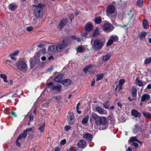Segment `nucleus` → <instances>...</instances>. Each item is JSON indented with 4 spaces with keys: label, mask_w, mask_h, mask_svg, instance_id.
I'll return each instance as SVG.
<instances>
[{
    "label": "nucleus",
    "mask_w": 151,
    "mask_h": 151,
    "mask_svg": "<svg viewBox=\"0 0 151 151\" xmlns=\"http://www.w3.org/2000/svg\"><path fill=\"white\" fill-rule=\"evenodd\" d=\"M109 120L111 121L112 122H114L115 121V120L114 118H113L112 117H110Z\"/></svg>",
    "instance_id": "56"
},
{
    "label": "nucleus",
    "mask_w": 151,
    "mask_h": 151,
    "mask_svg": "<svg viewBox=\"0 0 151 151\" xmlns=\"http://www.w3.org/2000/svg\"><path fill=\"white\" fill-rule=\"evenodd\" d=\"M89 119V116L88 115H87L86 117L83 118L81 121L82 124H85L87 123Z\"/></svg>",
    "instance_id": "31"
},
{
    "label": "nucleus",
    "mask_w": 151,
    "mask_h": 151,
    "mask_svg": "<svg viewBox=\"0 0 151 151\" xmlns=\"http://www.w3.org/2000/svg\"><path fill=\"white\" fill-rule=\"evenodd\" d=\"M17 67L19 70L22 71L27 68V64L24 61L20 60L18 62Z\"/></svg>",
    "instance_id": "7"
},
{
    "label": "nucleus",
    "mask_w": 151,
    "mask_h": 151,
    "mask_svg": "<svg viewBox=\"0 0 151 151\" xmlns=\"http://www.w3.org/2000/svg\"><path fill=\"white\" fill-rule=\"evenodd\" d=\"M143 0H139L137 2V5L139 6H141L143 4Z\"/></svg>",
    "instance_id": "43"
},
{
    "label": "nucleus",
    "mask_w": 151,
    "mask_h": 151,
    "mask_svg": "<svg viewBox=\"0 0 151 151\" xmlns=\"http://www.w3.org/2000/svg\"><path fill=\"white\" fill-rule=\"evenodd\" d=\"M45 122H44L43 124H42V125L40 126L39 128L38 129L41 132H43L45 127Z\"/></svg>",
    "instance_id": "36"
},
{
    "label": "nucleus",
    "mask_w": 151,
    "mask_h": 151,
    "mask_svg": "<svg viewBox=\"0 0 151 151\" xmlns=\"http://www.w3.org/2000/svg\"><path fill=\"white\" fill-rule=\"evenodd\" d=\"M95 110L98 113L100 114H104L106 113L105 110L99 106H97Z\"/></svg>",
    "instance_id": "17"
},
{
    "label": "nucleus",
    "mask_w": 151,
    "mask_h": 151,
    "mask_svg": "<svg viewBox=\"0 0 151 151\" xmlns=\"http://www.w3.org/2000/svg\"><path fill=\"white\" fill-rule=\"evenodd\" d=\"M67 19L64 18L61 20L58 25L59 29H61L67 24Z\"/></svg>",
    "instance_id": "13"
},
{
    "label": "nucleus",
    "mask_w": 151,
    "mask_h": 151,
    "mask_svg": "<svg viewBox=\"0 0 151 151\" xmlns=\"http://www.w3.org/2000/svg\"><path fill=\"white\" fill-rule=\"evenodd\" d=\"M101 118V117L99 116L96 114L93 113L90 116V120L91 121L92 119H94L96 125L98 126Z\"/></svg>",
    "instance_id": "8"
},
{
    "label": "nucleus",
    "mask_w": 151,
    "mask_h": 151,
    "mask_svg": "<svg viewBox=\"0 0 151 151\" xmlns=\"http://www.w3.org/2000/svg\"><path fill=\"white\" fill-rule=\"evenodd\" d=\"M26 29L28 32H31L34 29V28L32 26L27 27Z\"/></svg>",
    "instance_id": "47"
},
{
    "label": "nucleus",
    "mask_w": 151,
    "mask_h": 151,
    "mask_svg": "<svg viewBox=\"0 0 151 151\" xmlns=\"http://www.w3.org/2000/svg\"><path fill=\"white\" fill-rule=\"evenodd\" d=\"M135 81L137 85L139 86L140 87L143 86V82L139 80L137 77L136 78Z\"/></svg>",
    "instance_id": "30"
},
{
    "label": "nucleus",
    "mask_w": 151,
    "mask_h": 151,
    "mask_svg": "<svg viewBox=\"0 0 151 151\" xmlns=\"http://www.w3.org/2000/svg\"><path fill=\"white\" fill-rule=\"evenodd\" d=\"M33 117H34V116L32 114H31V115L30 116H29V121H33Z\"/></svg>",
    "instance_id": "55"
},
{
    "label": "nucleus",
    "mask_w": 151,
    "mask_h": 151,
    "mask_svg": "<svg viewBox=\"0 0 151 151\" xmlns=\"http://www.w3.org/2000/svg\"><path fill=\"white\" fill-rule=\"evenodd\" d=\"M133 145L136 147H137L138 146V144L136 142H133Z\"/></svg>",
    "instance_id": "59"
},
{
    "label": "nucleus",
    "mask_w": 151,
    "mask_h": 151,
    "mask_svg": "<svg viewBox=\"0 0 151 151\" xmlns=\"http://www.w3.org/2000/svg\"><path fill=\"white\" fill-rule=\"evenodd\" d=\"M88 72L90 74H93L94 73L93 70L91 69L89 70H88Z\"/></svg>",
    "instance_id": "62"
},
{
    "label": "nucleus",
    "mask_w": 151,
    "mask_h": 151,
    "mask_svg": "<svg viewBox=\"0 0 151 151\" xmlns=\"http://www.w3.org/2000/svg\"><path fill=\"white\" fill-rule=\"evenodd\" d=\"M117 104L118 106H119L121 108H122V104L119 102L117 103Z\"/></svg>",
    "instance_id": "58"
},
{
    "label": "nucleus",
    "mask_w": 151,
    "mask_h": 151,
    "mask_svg": "<svg viewBox=\"0 0 151 151\" xmlns=\"http://www.w3.org/2000/svg\"><path fill=\"white\" fill-rule=\"evenodd\" d=\"M83 137L87 141L90 142L92 140L93 136L89 133H84L83 134Z\"/></svg>",
    "instance_id": "11"
},
{
    "label": "nucleus",
    "mask_w": 151,
    "mask_h": 151,
    "mask_svg": "<svg viewBox=\"0 0 151 151\" xmlns=\"http://www.w3.org/2000/svg\"><path fill=\"white\" fill-rule=\"evenodd\" d=\"M11 115L13 116L14 117H17V115L16 114L15 112H14V111H12L11 112Z\"/></svg>",
    "instance_id": "54"
},
{
    "label": "nucleus",
    "mask_w": 151,
    "mask_h": 151,
    "mask_svg": "<svg viewBox=\"0 0 151 151\" xmlns=\"http://www.w3.org/2000/svg\"><path fill=\"white\" fill-rule=\"evenodd\" d=\"M9 8L12 11H14L16 9V6L12 4L9 5Z\"/></svg>",
    "instance_id": "38"
},
{
    "label": "nucleus",
    "mask_w": 151,
    "mask_h": 151,
    "mask_svg": "<svg viewBox=\"0 0 151 151\" xmlns=\"http://www.w3.org/2000/svg\"><path fill=\"white\" fill-rule=\"evenodd\" d=\"M96 76L97 78L96 81H98L102 79L104 77V74L103 73H101V74H97Z\"/></svg>",
    "instance_id": "35"
},
{
    "label": "nucleus",
    "mask_w": 151,
    "mask_h": 151,
    "mask_svg": "<svg viewBox=\"0 0 151 151\" xmlns=\"http://www.w3.org/2000/svg\"><path fill=\"white\" fill-rule=\"evenodd\" d=\"M107 124V120L106 118L104 117H101L98 126H100V129H105L108 126Z\"/></svg>",
    "instance_id": "5"
},
{
    "label": "nucleus",
    "mask_w": 151,
    "mask_h": 151,
    "mask_svg": "<svg viewBox=\"0 0 151 151\" xmlns=\"http://www.w3.org/2000/svg\"><path fill=\"white\" fill-rule=\"evenodd\" d=\"M70 117L69 118V123L71 124H73L74 122L75 116L73 113H70Z\"/></svg>",
    "instance_id": "19"
},
{
    "label": "nucleus",
    "mask_w": 151,
    "mask_h": 151,
    "mask_svg": "<svg viewBox=\"0 0 151 151\" xmlns=\"http://www.w3.org/2000/svg\"><path fill=\"white\" fill-rule=\"evenodd\" d=\"M69 151H77L76 148L75 147H72L69 149Z\"/></svg>",
    "instance_id": "52"
},
{
    "label": "nucleus",
    "mask_w": 151,
    "mask_h": 151,
    "mask_svg": "<svg viewBox=\"0 0 151 151\" xmlns=\"http://www.w3.org/2000/svg\"><path fill=\"white\" fill-rule=\"evenodd\" d=\"M53 83L52 82H50L48 83H47V85L48 86H50L52 85Z\"/></svg>",
    "instance_id": "60"
},
{
    "label": "nucleus",
    "mask_w": 151,
    "mask_h": 151,
    "mask_svg": "<svg viewBox=\"0 0 151 151\" xmlns=\"http://www.w3.org/2000/svg\"><path fill=\"white\" fill-rule=\"evenodd\" d=\"M93 28V25L90 22H87L86 24L85 27V30L86 32H90L91 31Z\"/></svg>",
    "instance_id": "12"
},
{
    "label": "nucleus",
    "mask_w": 151,
    "mask_h": 151,
    "mask_svg": "<svg viewBox=\"0 0 151 151\" xmlns=\"http://www.w3.org/2000/svg\"><path fill=\"white\" fill-rule=\"evenodd\" d=\"M137 140L138 139L136 137H132L130 138L128 141V142L131 143L134 142H137Z\"/></svg>",
    "instance_id": "34"
},
{
    "label": "nucleus",
    "mask_w": 151,
    "mask_h": 151,
    "mask_svg": "<svg viewBox=\"0 0 151 151\" xmlns=\"http://www.w3.org/2000/svg\"><path fill=\"white\" fill-rule=\"evenodd\" d=\"M111 56V55L110 53L107 54L102 57V60L103 61L105 62L109 60Z\"/></svg>",
    "instance_id": "25"
},
{
    "label": "nucleus",
    "mask_w": 151,
    "mask_h": 151,
    "mask_svg": "<svg viewBox=\"0 0 151 151\" xmlns=\"http://www.w3.org/2000/svg\"><path fill=\"white\" fill-rule=\"evenodd\" d=\"M86 141L84 140H81L78 142L77 145L78 147L82 148L86 144Z\"/></svg>",
    "instance_id": "20"
},
{
    "label": "nucleus",
    "mask_w": 151,
    "mask_h": 151,
    "mask_svg": "<svg viewBox=\"0 0 151 151\" xmlns=\"http://www.w3.org/2000/svg\"><path fill=\"white\" fill-rule=\"evenodd\" d=\"M61 96H56L54 98L56 99L58 101H59L60 100Z\"/></svg>",
    "instance_id": "51"
},
{
    "label": "nucleus",
    "mask_w": 151,
    "mask_h": 151,
    "mask_svg": "<svg viewBox=\"0 0 151 151\" xmlns=\"http://www.w3.org/2000/svg\"><path fill=\"white\" fill-rule=\"evenodd\" d=\"M37 61V58L35 56L31 58L29 60L30 68H33L35 66Z\"/></svg>",
    "instance_id": "9"
},
{
    "label": "nucleus",
    "mask_w": 151,
    "mask_h": 151,
    "mask_svg": "<svg viewBox=\"0 0 151 151\" xmlns=\"http://www.w3.org/2000/svg\"><path fill=\"white\" fill-rule=\"evenodd\" d=\"M93 65L91 64H90L89 65H88L86 66L83 69V70L84 71L85 73H86L88 70L93 67Z\"/></svg>",
    "instance_id": "26"
},
{
    "label": "nucleus",
    "mask_w": 151,
    "mask_h": 151,
    "mask_svg": "<svg viewBox=\"0 0 151 151\" xmlns=\"http://www.w3.org/2000/svg\"><path fill=\"white\" fill-rule=\"evenodd\" d=\"M124 82V80L123 79H120L119 81V90H121L122 89V87L123 85Z\"/></svg>",
    "instance_id": "32"
},
{
    "label": "nucleus",
    "mask_w": 151,
    "mask_h": 151,
    "mask_svg": "<svg viewBox=\"0 0 151 151\" xmlns=\"http://www.w3.org/2000/svg\"><path fill=\"white\" fill-rule=\"evenodd\" d=\"M70 43V40L65 39L63 40L62 42L56 46V49L58 51L66 48Z\"/></svg>",
    "instance_id": "4"
},
{
    "label": "nucleus",
    "mask_w": 151,
    "mask_h": 151,
    "mask_svg": "<svg viewBox=\"0 0 151 151\" xmlns=\"http://www.w3.org/2000/svg\"><path fill=\"white\" fill-rule=\"evenodd\" d=\"M32 130V128H27L22 133L20 134L18 136L16 141V145L17 147H19L21 146V144L18 142L19 140L22 138H23L24 139H25L27 136V132L29 131H31Z\"/></svg>",
    "instance_id": "3"
},
{
    "label": "nucleus",
    "mask_w": 151,
    "mask_h": 151,
    "mask_svg": "<svg viewBox=\"0 0 151 151\" xmlns=\"http://www.w3.org/2000/svg\"><path fill=\"white\" fill-rule=\"evenodd\" d=\"M150 99V95L147 94H143L142 96L141 101L142 102L145 101L146 100H148Z\"/></svg>",
    "instance_id": "22"
},
{
    "label": "nucleus",
    "mask_w": 151,
    "mask_h": 151,
    "mask_svg": "<svg viewBox=\"0 0 151 151\" xmlns=\"http://www.w3.org/2000/svg\"><path fill=\"white\" fill-rule=\"evenodd\" d=\"M19 50H15L12 53H11L9 56L10 57L11 59L12 60L16 61V58L15 56L17 55L19 53Z\"/></svg>",
    "instance_id": "16"
},
{
    "label": "nucleus",
    "mask_w": 151,
    "mask_h": 151,
    "mask_svg": "<svg viewBox=\"0 0 151 151\" xmlns=\"http://www.w3.org/2000/svg\"><path fill=\"white\" fill-rule=\"evenodd\" d=\"M113 40L110 39L107 42L106 45L107 46H110L113 43Z\"/></svg>",
    "instance_id": "48"
},
{
    "label": "nucleus",
    "mask_w": 151,
    "mask_h": 151,
    "mask_svg": "<svg viewBox=\"0 0 151 151\" xmlns=\"http://www.w3.org/2000/svg\"><path fill=\"white\" fill-rule=\"evenodd\" d=\"M151 62V57L147 58L145 60L144 63L145 64H148Z\"/></svg>",
    "instance_id": "42"
},
{
    "label": "nucleus",
    "mask_w": 151,
    "mask_h": 151,
    "mask_svg": "<svg viewBox=\"0 0 151 151\" xmlns=\"http://www.w3.org/2000/svg\"><path fill=\"white\" fill-rule=\"evenodd\" d=\"M6 63L8 64V65L12 66V61L10 60H9L7 59L6 61Z\"/></svg>",
    "instance_id": "46"
},
{
    "label": "nucleus",
    "mask_w": 151,
    "mask_h": 151,
    "mask_svg": "<svg viewBox=\"0 0 151 151\" xmlns=\"http://www.w3.org/2000/svg\"><path fill=\"white\" fill-rule=\"evenodd\" d=\"M62 86L61 85H59L56 86H52V89L53 90H55L58 92H60L61 91Z\"/></svg>",
    "instance_id": "24"
},
{
    "label": "nucleus",
    "mask_w": 151,
    "mask_h": 151,
    "mask_svg": "<svg viewBox=\"0 0 151 151\" xmlns=\"http://www.w3.org/2000/svg\"><path fill=\"white\" fill-rule=\"evenodd\" d=\"M0 76L1 78H2L3 80L4 81V82L6 83L8 82V81L7 80V77L6 74H2V73L0 74Z\"/></svg>",
    "instance_id": "33"
},
{
    "label": "nucleus",
    "mask_w": 151,
    "mask_h": 151,
    "mask_svg": "<svg viewBox=\"0 0 151 151\" xmlns=\"http://www.w3.org/2000/svg\"><path fill=\"white\" fill-rule=\"evenodd\" d=\"M56 46H51L48 48V50H50L51 52H52L54 51V49L55 47L56 48Z\"/></svg>",
    "instance_id": "45"
},
{
    "label": "nucleus",
    "mask_w": 151,
    "mask_h": 151,
    "mask_svg": "<svg viewBox=\"0 0 151 151\" xmlns=\"http://www.w3.org/2000/svg\"><path fill=\"white\" fill-rule=\"evenodd\" d=\"M63 75L62 74H60L55 77L54 79V80L56 82L60 83V82L62 81L61 80L63 78Z\"/></svg>",
    "instance_id": "21"
},
{
    "label": "nucleus",
    "mask_w": 151,
    "mask_h": 151,
    "mask_svg": "<svg viewBox=\"0 0 151 151\" xmlns=\"http://www.w3.org/2000/svg\"><path fill=\"white\" fill-rule=\"evenodd\" d=\"M83 50V48L82 46H79L76 48V51L78 53L82 52Z\"/></svg>",
    "instance_id": "37"
},
{
    "label": "nucleus",
    "mask_w": 151,
    "mask_h": 151,
    "mask_svg": "<svg viewBox=\"0 0 151 151\" xmlns=\"http://www.w3.org/2000/svg\"><path fill=\"white\" fill-rule=\"evenodd\" d=\"M71 81L70 79H66L61 81L60 83L62 84L64 86L67 87L71 83Z\"/></svg>",
    "instance_id": "14"
},
{
    "label": "nucleus",
    "mask_w": 151,
    "mask_h": 151,
    "mask_svg": "<svg viewBox=\"0 0 151 151\" xmlns=\"http://www.w3.org/2000/svg\"><path fill=\"white\" fill-rule=\"evenodd\" d=\"M52 68H49L45 71V72L47 73V72H48L49 71H52Z\"/></svg>",
    "instance_id": "61"
},
{
    "label": "nucleus",
    "mask_w": 151,
    "mask_h": 151,
    "mask_svg": "<svg viewBox=\"0 0 151 151\" xmlns=\"http://www.w3.org/2000/svg\"><path fill=\"white\" fill-rule=\"evenodd\" d=\"M99 28L98 27H96L95 29L94 32L92 35V37H95L98 36L99 34Z\"/></svg>",
    "instance_id": "29"
},
{
    "label": "nucleus",
    "mask_w": 151,
    "mask_h": 151,
    "mask_svg": "<svg viewBox=\"0 0 151 151\" xmlns=\"http://www.w3.org/2000/svg\"><path fill=\"white\" fill-rule=\"evenodd\" d=\"M102 22V19L100 17H96L94 19V22L96 24H101Z\"/></svg>",
    "instance_id": "27"
},
{
    "label": "nucleus",
    "mask_w": 151,
    "mask_h": 151,
    "mask_svg": "<svg viewBox=\"0 0 151 151\" xmlns=\"http://www.w3.org/2000/svg\"><path fill=\"white\" fill-rule=\"evenodd\" d=\"M66 143V140L65 139H64L61 141L60 143V144L61 145H65Z\"/></svg>",
    "instance_id": "49"
},
{
    "label": "nucleus",
    "mask_w": 151,
    "mask_h": 151,
    "mask_svg": "<svg viewBox=\"0 0 151 151\" xmlns=\"http://www.w3.org/2000/svg\"><path fill=\"white\" fill-rule=\"evenodd\" d=\"M104 44V42L102 40L96 39L93 42L92 47L95 50H99L102 48Z\"/></svg>",
    "instance_id": "2"
},
{
    "label": "nucleus",
    "mask_w": 151,
    "mask_h": 151,
    "mask_svg": "<svg viewBox=\"0 0 151 151\" xmlns=\"http://www.w3.org/2000/svg\"><path fill=\"white\" fill-rule=\"evenodd\" d=\"M147 35V33L145 32H142L140 35L139 38L142 39L143 38H145Z\"/></svg>",
    "instance_id": "39"
},
{
    "label": "nucleus",
    "mask_w": 151,
    "mask_h": 151,
    "mask_svg": "<svg viewBox=\"0 0 151 151\" xmlns=\"http://www.w3.org/2000/svg\"><path fill=\"white\" fill-rule=\"evenodd\" d=\"M142 25L144 29H148L149 28V24L147 19H144L142 22Z\"/></svg>",
    "instance_id": "23"
},
{
    "label": "nucleus",
    "mask_w": 151,
    "mask_h": 151,
    "mask_svg": "<svg viewBox=\"0 0 151 151\" xmlns=\"http://www.w3.org/2000/svg\"><path fill=\"white\" fill-rule=\"evenodd\" d=\"M144 116L146 118H151V114L148 112H143Z\"/></svg>",
    "instance_id": "40"
},
{
    "label": "nucleus",
    "mask_w": 151,
    "mask_h": 151,
    "mask_svg": "<svg viewBox=\"0 0 151 151\" xmlns=\"http://www.w3.org/2000/svg\"><path fill=\"white\" fill-rule=\"evenodd\" d=\"M147 88L148 89H151V85L150 84H148L147 86Z\"/></svg>",
    "instance_id": "64"
},
{
    "label": "nucleus",
    "mask_w": 151,
    "mask_h": 151,
    "mask_svg": "<svg viewBox=\"0 0 151 151\" xmlns=\"http://www.w3.org/2000/svg\"><path fill=\"white\" fill-rule=\"evenodd\" d=\"M115 11V8L112 5H108L106 8V12L109 14H113Z\"/></svg>",
    "instance_id": "10"
},
{
    "label": "nucleus",
    "mask_w": 151,
    "mask_h": 151,
    "mask_svg": "<svg viewBox=\"0 0 151 151\" xmlns=\"http://www.w3.org/2000/svg\"><path fill=\"white\" fill-rule=\"evenodd\" d=\"M132 115L135 118H139L141 116V114L135 109H132L131 111Z\"/></svg>",
    "instance_id": "15"
},
{
    "label": "nucleus",
    "mask_w": 151,
    "mask_h": 151,
    "mask_svg": "<svg viewBox=\"0 0 151 151\" xmlns=\"http://www.w3.org/2000/svg\"><path fill=\"white\" fill-rule=\"evenodd\" d=\"M110 38L113 40V42L116 41L118 40V37L116 36L112 35L110 37Z\"/></svg>",
    "instance_id": "41"
},
{
    "label": "nucleus",
    "mask_w": 151,
    "mask_h": 151,
    "mask_svg": "<svg viewBox=\"0 0 151 151\" xmlns=\"http://www.w3.org/2000/svg\"><path fill=\"white\" fill-rule=\"evenodd\" d=\"M83 39L82 38H80V37H78L77 38V39L76 40L78 41V42H80V41H81V40Z\"/></svg>",
    "instance_id": "63"
},
{
    "label": "nucleus",
    "mask_w": 151,
    "mask_h": 151,
    "mask_svg": "<svg viewBox=\"0 0 151 151\" xmlns=\"http://www.w3.org/2000/svg\"><path fill=\"white\" fill-rule=\"evenodd\" d=\"M44 46H45L44 44H39L38 45V46L39 47L42 48V47H44Z\"/></svg>",
    "instance_id": "57"
},
{
    "label": "nucleus",
    "mask_w": 151,
    "mask_h": 151,
    "mask_svg": "<svg viewBox=\"0 0 151 151\" xmlns=\"http://www.w3.org/2000/svg\"><path fill=\"white\" fill-rule=\"evenodd\" d=\"M33 6L35 8L34 10V14L36 18L42 17L44 13L43 9L46 7V4L39 3L37 5H33Z\"/></svg>",
    "instance_id": "1"
},
{
    "label": "nucleus",
    "mask_w": 151,
    "mask_h": 151,
    "mask_svg": "<svg viewBox=\"0 0 151 151\" xmlns=\"http://www.w3.org/2000/svg\"><path fill=\"white\" fill-rule=\"evenodd\" d=\"M69 18L71 22H72V20L74 18V15L73 14H71L69 16Z\"/></svg>",
    "instance_id": "53"
},
{
    "label": "nucleus",
    "mask_w": 151,
    "mask_h": 151,
    "mask_svg": "<svg viewBox=\"0 0 151 151\" xmlns=\"http://www.w3.org/2000/svg\"><path fill=\"white\" fill-rule=\"evenodd\" d=\"M142 129L141 127L138 126L137 125H135L133 129V132L134 134H136L139 132L142 131Z\"/></svg>",
    "instance_id": "18"
},
{
    "label": "nucleus",
    "mask_w": 151,
    "mask_h": 151,
    "mask_svg": "<svg viewBox=\"0 0 151 151\" xmlns=\"http://www.w3.org/2000/svg\"><path fill=\"white\" fill-rule=\"evenodd\" d=\"M71 127L70 126H66L65 127V129L66 131H67L71 129Z\"/></svg>",
    "instance_id": "50"
},
{
    "label": "nucleus",
    "mask_w": 151,
    "mask_h": 151,
    "mask_svg": "<svg viewBox=\"0 0 151 151\" xmlns=\"http://www.w3.org/2000/svg\"><path fill=\"white\" fill-rule=\"evenodd\" d=\"M109 101H106L105 103H104L103 104V105L104 106V107L107 109H109V106H108V104L109 103Z\"/></svg>",
    "instance_id": "44"
},
{
    "label": "nucleus",
    "mask_w": 151,
    "mask_h": 151,
    "mask_svg": "<svg viewBox=\"0 0 151 151\" xmlns=\"http://www.w3.org/2000/svg\"><path fill=\"white\" fill-rule=\"evenodd\" d=\"M132 95L133 97H136L137 95V90L135 86H133L131 90Z\"/></svg>",
    "instance_id": "28"
},
{
    "label": "nucleus",
    "mask_w": 151,
    "mask_h": 151,
    "mask_svg": "<svg viewBox=\"0 0 151 151\" xmlns=\"http://www.w3.org/2000/svg\"><path fill=\"white\" fill-rule=\"evenodd\" d=\"M114 28V27L108 21L105 23L103 26V29L105 32L107 33L111 31Z\"/></svg>",
    "instance_id": "6"
}]
</instances>
